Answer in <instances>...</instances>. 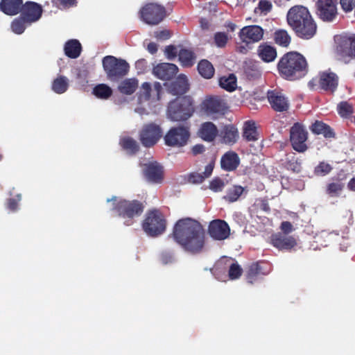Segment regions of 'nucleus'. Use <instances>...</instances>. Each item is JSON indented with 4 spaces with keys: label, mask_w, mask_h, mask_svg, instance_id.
Listing matches in <instances>:
<instances>
[{
    "label": "nucleus",
    "mask_w": 355,
    "mask_h": 355,
    "mask_svg": "<svg viewBox=\"0 0 355 355\" xmlns=\"http://www.w3.org/2000/svg\"><path fill=\"white\" fill-rule=\"evenodd\" d=\"M288 24L302 38L309 39L316 33V24L309 10L302 6H295L288 12Z\"/></svg>",
    "instance_id": "nucleus-2"
},
{
    "label": "nucleus",
    "mask_w": 355,
    "mask_h": 355,
    "mask_svg": "<svg viewBox=\"0 0 355 355\" xmlns=\"http://www.w3.org/2000/svg\"><path fill=\"white\" fill-rule=\"evenodd\" d=\"M42 14V6L35 2H26L22 7L21 17L25 20V22L29 24L38 21Z\"/></svg>",
    "instance_id": "nucleus-14"
},
{
    "label": "nucleus",
    "mask_w": 355,
    "mask_h": 355,
    "mask_svg": "<svg viewBox=\"0 0 355 355\" xmlns=\"http://www.w3.org/2000/svg\"><path fill=\"white\" fill-rule=\"evenodd\" d=\"M22 3V0H2L0 8L8 15H15L21 10L24 6Z\"/></svg>",
    "instance_id": "nucleus-23"
},
{
    "label": "nucleus",
    "mask_w": 355,
    "mask_h": 355,
    "mask_svg": "<svg viewBox=\"0 0 355 355\" xmlns=\"http://www.w3.org/2000/svg\"><path fill=\"white\" fill-rule=\"evenodd\" d=\"M116 209L119 216L130 219L140 215L143 211V206L137 201L121 200L118 202Z\"/></svg>",
    "instance_id": "nucleus-12"
},
{
    "label": "nucleus",
    "mask_w": 355,
    "mask_h": 355,
    "mask_svg": "<svg viewBox=\"0 0 355 355\" xmlns=\"http://www.w3.org/2000/svg\"><path fill=\"white\" fill-rule=\"evenodd\" d=\"M173 237L186 251L195 254L200 252L204 247L205 232L198 221L186 218L175 223Z\"/></svg>",
    "instance_id": "nucleus-1"
},
{
    "label": "nucleus",
    "mask_w": 355,
    "mask_h": 355,
    "mask_svg": "<svg viewBox=\"0 0 355 355\" xmlns=\"http://www.w3.org/2000/svg\"><path fill=\"white\" fill-rule=\"evenodd\" d=\"M135 112L138 113L140 115L148 114L147 110L144 107H138L135 108Z\"/></svg>",
    "instance_id": "nucleus-64"
},
{
    "label": "nucleus",
    "mask_w": 355,
    "mask_h": 355,
    "mask_svg": "<svg viewBox=\"0 0 355 355\" xmlns=\"http://www.w3.org/2000/svg\"><path fill=\"white\" fill-rule=\"evenodd\" d=\"M144 175L148 182L157 184L163 179L162 167L156 162H149L144 165Z\"/></svg>",
    "instance_id": "nucleus-18"
},
{
    "label": "nucleus",
    "mask_w": 355,
    "mask_h": 355,
    "mask_svg": "<svg viewBox=\"0 0 355 355\" xmlns=\"http://www.w3.org/2000/svg\"><path fill=\"white\" fill-rule=\"evenodd\" d=\"M259 57L266 62L273 61L277 57L276 49L267 44H261L257 49Z\"/></svg>",
    "instance_id": "nucleus-27"
},
{
    "label": "nucleus",
    "mask_w": 355,
    "mask_h": 355,
    "mask_svg": "<svg viewBox=\"0 0 355 355\" xmlns=\"http://www.w3.org/2000/svg\"><path fill=\"white\" fill-rule=\"evenodd\" d=\"M151 86L148 83H144L141 85V90L139 96V101H148L150 97Z\"/></svg>",
    "instance_id": "nucleus-44"
},
{
    "label": "nucleus",
    "mask_w": 355,
    "mask_h": 355,
    "mask_svg": "<svg viewBox=\"0 0 355 355\" xmlns=\"http://www.w3.org/2000/svg\"><path fill=\"white\" fill-rule=\"evenodd\" d=\"M188 89V83L187 76L184 75H180L176 80L168 85L167 91L169 94L173 96L181 95Z\"/></svg>",
    "instance_id": "nucleus-21"
},
{
    "label": "nucleus",
    "mask_w": 355,
    "mask_h": 355,
    "mask_svg": "<svg viewBox=\"0 0 355 355\" xmlns=\"http://www.w3.org/2000/svg\"><path fill=\"white\" fill-rule=\"evenodd\" d=\"M278 69L286 78L295 79L306 73L307 62L300 53L290 52L281 58Z\"/></svg>",
    "instance_id": "nucleus-3"
},
{
    "label": "nucleus",
    "mask_w": 355,
    "mask_h": 355,
    "mask_svg": "<svg viewBox=\"0 0 355 355\" xmlns=\"http://www.w3.org/2000/svg\"><path fill=\"white\" fill-rule=\"evenodd\" d=\"M332 169V167L330 164L325 163L324 162H320L315 168V173L318 175H325L328 174Z\"/></svg>",
    "instance_id": "nucleus-45"
},
{
    "label": "nucleus",
    "mask_w": 355,
    "mask_h": 355,
    "mask_svg": "<svg viewBox=\"0 0 355 355\" xmlns=\"http://www.w3.org/2000/svg\"><path fill=\"white\" fill-rule=\"evenodd\" d=\"M200 74L205 78H211L214 74V68L211 62L207 60H201L198 65Z\"/></svg>",
    "instance_id": "nucleus-34"
},
{
    "label": "nucleus",
    "mask_w": 355,
    "mask_h": 355,
    "mask_svg": "<svg viewBox=\"0 0 355 355\" xmlns=\"http://www.w3.org/2000/svg\"><path fill=\"white\" fill-rule=\"evenodd\" d=\"M154 90L157 92V99H159V94L162 90V85L159 83H155L153 85Z\"/></svg>",
    "instance_id": "nucleus-63"
},
{
    "label": "nucleus",
    "mask_w": 355,
    "mask_h": 355,
    "mask_svg": "<svg viewBox=\"0 0 355 355\" xmlns=\"http://www.w3.org/2000/svg\"><path fill=\"white\" fill-rule=\"evenodd\" d=\"M64 50L66 55L69 58H76L81 52L80 43L76 40H69L66 42Z\"/></svg>",
    "instance_id": "nucleus-30"
},
{
    "label": "nucleus",
    "mask_w": 355,
    "mask_h": 355,
    "mask_svg": "<svg viewBox=\"0 0 355 355\" xmlns=\"http://www.w3.org/2000/svg\"><path fill=\"white\" fill-rule=\"evenodd\" d=\"M220 137L223 143L233 144L239 138L238 130L232 125H227L221 130Z\"/></svg>",
    "instance_id": "nucleus-28"
},
{
    "label": "nucleus",
    "mask_w": 355,
    "mask_h": 355,
    "mask_svg": "<svg viewBox=\"0 0 355 355\" xmlns=\"http://www.w3.org/2000/svg\"><path fill=\"white\" fill-rule=\"evenodd\" d=\"M138 87V80L136 78H126L121 81L118 86L119 91L126 95L133 94Z\"/></svg>",
    "instance_id": "nucleus-31"
},
{
    "label": "nucleus",
    "mask_w": 355,
    "mask_h": 355,
    "mask_svg": "<svg viewBox=\"0 0 355 355\" xmlns=\"http://www.w3.org/2000/svg\"><path fill=\"white\" fill-rule=\"evenodd\" d=\"M271 3L266 0H261L259 3V9L261 12H268L271 9Z\"/></svg>",
    "instance_id": "nucleus-55"
},
{
    "label": "nucleus",
    "mask_w": 355,
    "mask_h": 355,
    "mask_svg": "<svg viewBox=\"0 0 355 355\" xmlns=\"http://www.w3.org/2000/svg\"><path fill=\"white\" fill-rule=\"evenodd\" d=\"M263 28L256 25L245 26L239 33L241 40L246 44L257 42L263 38Z\"/></svg>",
    "instance_id": "nucleus-17"
},
{
    "label": "nucleus",
    "mask_w": 355,
    "mask_h": 355,
    "mask_svg": "<svg viewBox=\"0 0 355 355\" xmlns=\"http://www.w3.org/2000/svg\"><path fill=\"white\" fill-rule=\"evenodd\" d=\"M148 50L152 54L156 53L157 51V44L155 43H154V42H151V43L148 44Z\"/></svg>",
    "instance_id": "nucleus-62"
},
{
    "label": "nucleus",
    "mask_w": 355,
    "mask_h": 355,
    "mask_svg": "<svg viewBox=\"0 0 355 355\" xmlns=\"http://www.w3.org/2000/svg\"><path fill=\"white\" fill-rule=\"evenodd\" d=\"M21 194L17 195L15 198H10L7 203V207L11 211H16L18 209V202L21 200Z\"/></svg>",
    "instance_id": "nucleus-52"
},
{
    "label": "nucleus",
    "mask_w": 355,
    "mask_h": 355,
    "mask_svg": "<svg viewBox=\"0 0 355 355\" xmlns=\"http://www.w3.org/2000/svg\"><path fill=\"white\" fill-rule=\"evenodd\" d=\"M142 227L144 231L150 236H157L162 234L166 228L165 220L162 214L157 209L147 214Z\"/></svg>",
    "instance_id": "nucleus-7"
},
{
    "label": "nucleus",
    "mask_w": 355,
    "mask_h": 355,
    "mask_svg": "<svg viewBox=\"0 0 355 355\" xmlns=\"http://www.w3.org/2000/svg\"><path fill=\"white\" fill-rule=\"evenodd\" d=\"M320 85L325 90L334 89L338 84V78L335 73L331 72H323L320 74Z\"/></svg>",
    "instance_id": "nucleus-26"
},
{
    "label": "nucleus",
    "mask_w": 355,
    "mask_h": 355,
    "mask_svg": "<svg viewBox=\"0 0 355 355\" xmlns=\"http://www.w3.org/2000/svg\"><path fill=\"white\" fill-rule=\"evenodd\" d=\"M69 85V79L66 76H60L52 82L51 89L56 94H62L67 92Z\"/></svg>",
    "instance_id": "nucleus-32"
},
{
    "label": "nucleus",
    "mask_w": 355,
    "mask_h": 355,
    "mask_svg": "<svg viewBox=\"0 0 355 355\" xmlns=\"http://www.w3.org/2000/svg\"><path fill=\"white\" fill-rule=\"evenodd\" d=\"M242 268L238 263H232L229 270V277L231 279H238L242 274Z\"/></svg>",
    "instance_id": "nucleus-48"
},
{
    "label": "nucleus",
    "mask_w": 355,
    "mask_h": 355,
    "mask_svg": "<svg viewBox=\"0 0 355 355\" xmlns=\"http://www.w3.org/2000/svg\"><path fill=\"white\" fill-rule=\"evenodd\" d=\"M190 137V124L188 122L171 128L164 136L165 144L168 146H185Z\"/></svg>",
    "instance_id": "nucleus-5"
},
{
    "label": "nucleus",
    "mask_w": 355,
    "mask_h": 355,
    "mask_svg": "<svg viewBox=\"0 0 355 355\" xmlns=\"http://www.w3.org/2000/svg\"><path fill=\"white\" fill-rule=\"evenodd\" d=\"M214 168L213 164L210 163L205 166L202 173H192L189 176V181L194 184L201 183L205 179L209 178Z\"/></svg>",
    "instance_id": "nucleus-33"
},
{
    "label": "nucleus",
    "mask_w": 355,
    "mask_h": 355,
    "mask_svg": "<svg viewBox=\"0 0 355 355\" xmlns=\"http://www.w3.org/2000/svg\"><path fill=\"white\" fill-rule=\"evenodd\" d=\"M339 114L343 117H349L353 112V107L347 101H343L338 105Z\"/></svg>",
    "instance_id": "nucleus-43"
},
{
    "label": "nucleus",
    "mask_w": 355,
    "mask_h": 355,
    "mask_svg": "<svg viewBox=\"0 0 355 355\" xmlns=\"http://www.w3.org/2000/svg\"><path fill=\"white\" fill-rule=\"evenodd\" d=\"M343 185L339 182L331 183L327 186V192L331 196H336L342 191Z\"/></svg>",
    "instance_id": "nucleus-47"
},
{
    "label": "nucleus",
    "mask_w": 355,
    "mask_h": 355,
    "mask_svg": "<svg viewBox=\"0 0 355 355\" xmlns=\"http://www.w3.org/2000/svg\"><path fill=\"white\" fill-rule=\"evenodd\" d=\"M103 66L107 76L112 79L124 76L129 71V64L125 60L111 55L103 58Z\"/></svg>",
    "instance_id": "nucleus-8"
},
{
    "label": "nucleus",
    "mask_w": 355,
    "mask_h": 355,
    "mask_svg": "<svg viewBox=\"0 0 355 355\" xmlns=\"http://www.w3.org/2000/svg\"><path fill=\"white\" fill-rule=\"evenodd\" d=\"M200 27L202 30H207L210 27L209 21L204 18L200 19Z\"/></svg>",
    "instance_id": "nucleus-61"
},
{
    "label": "nucleus",
    "mask_w": 355,
    "mask_h": 355,
    "mask_svg": "<svg viewBox=\"0 0 355 355\" xmlns=\"http://www.w3.org/2000/svg\"><path fill=\"white\" fill-rule=\"evenodd\" d=\"M226 107L225 103L217 96L207 97L200 105L202 112L207 116L223 113Z\"/></svg>",
    "instance_id": "nucleus-13"
},
{
    "label": "nucleus",
    "mask_w": 355,
    "mask_h": 355,
    "mask_svg": "<svg viewBox=\"0 0 355 355\" xmlns=\"http://www.w3.org/2000/svg\"><path fill=\"white\" fill-rule=\"evenodd\" d=\"M220 86L229 92H232L236 88V78L234 74H230L227 77L223 76L219 80Z\"/></svg>",
    "instance_id": "nucleus-36"
},
{
    "label": "nucleus",
    "mask_w": 355,
    "mask_h": 355,
    "mask_svg": "<svg viewBox=\"0 0 355 355\" xmlns=\"http://www.w3.org/2000/svg\"><path fill=\"white\" fill-rule=\"evenodd\" d=\"M140 141L146 147L154 146L162 136L160 127L155 123L144 125L140 132Z\"/></svg>",
    "instance_id": "nucleus-11"
},
{
    "label": "nucleus",
    "mask_w": 355,
    "mask_h": 355,
    "mask_svg": "<svg viewBox=\"0 0 355 355\" xmlns=\"http://www.w3.org/2000/svg\"><path fill=\"white\" fill-rule=\"evenodd\" d=\"M242 136L249 142H255L259 140V133L254 122L247 121L245 123Z\"/></svg>",
    "instance_id": "nucleus-29"
},
{
    "label": "nucleus",
    "mask_w": 355,
    "mask_h": 355,
    "mask_svg": "<svg viewBox=\"0 0 355 355\" xmlns=\"http://www.w3.org/2000/svg\"><path fill=\"white\" fill-rule=\"evenodd\" d=\"M218 129L212 122H205L201 124L198 132V136L206 141H212L218 135Z\"/></svg>",
    "instance_id": "nucleus-22"
},
{
    "label": "nucleus",
    "mask_w": 355,
    "mask_h": 355,
    "mask_svg": "<svg viewBox=\"0 0 355 355\" xmlns=\"http://www.w3.org/2000/svg\"><path fill=\"white\" fill-rule=\"evenodd\" d=\"M164 53L168 60H173L178 55V48L173 45L167 46L165 48Z\"/></svg>",
    "instance_id": "nucleus-50"
},
{
    "label": "nucleus",
    "mask_w": 355,
    "mask_h": 355,
    "mask_svg": "<svg viewBox=\"0 0 355 355\" xmlns=\"http://www.w3.org/2000/svg\"><path fill=\"white\" fill-rule=\"evenodd\" d=\"M243 190L244 189L241 186H234L228 191L225 198L230 202H234L239 199Z\"/></svg>",
    "instance_id": "nucleus-42"
},
{
    "label": "nucleus",
    "mask_w": 355,
    "mask_h": 355,
    "mask_svg": "<svg viewBox=\"0 0 355 355\" xmlns=\"http://www.w3.org/2000/svg\"><path fill=\"white\" fill-rule=\"evenodd\" d=\"M179 60L184 66H191L193 64L195 56L192 51L182 49L178 53Z\"/></svg>",
    "instance_id": "nucleus-39"
},
{
    "label": "nucleus",
    "mask_w": 355,
    "mask_h": 355,
    "mask_svg": "<svg viewBox=\"0 0 355 355\" xmlns=\"http://www.w3.org/2000/svg\"><path fill=\"white\" fill-rule=\"evenodd\" d=\"M318 14L324 21H331L336 16V0H318Z\"/></svg>",
    "instance_id": "nucleus-15"
},
{
    "label": "nucleus",
    "mask_w": 355,
    "mask_h": 355,
    "mask_svg": "<svg viewBox=\"0 0 355 355\" xmlns=\"http://www.w3.org/2000/svg\"><path fill=\"white\" fill-rule=\"evenodd\" d=\"M93 94L99 98L107 99L112 95V90L105 84H99L94 88Z\"/></svg>",
    "instance_id": "nucleus-38"
},
{
    "label": "nucleus",
    "mask_w": 355,
    "mask_h": 355,
    "mask_svg": "<svg viewBox=\"0 0 355 355\" xmlns=\"http://www.w3.org/2000/svg\"><path fill=\"white\" fill-rule=\"evenodd\" d=\"M275 40L279 45L287 46L290 44L291 37L286 31L279 30L275 33Z\"/></svg>",
    "instance_id": "nucleus-40"
},
{
    "label": "nucleus",
    "mask_w": 355,
    "mask_h": 355,
    "mask_svg": "<svg viewBox=\"0 0 355 355\" xmlns=\"http://www.w3.org/2000/svg\"><path fill=\"white\" fill-rule=\"evenodd\" d=\"M335 41V52L338 59L348 62L355 58V35L336 36Z\"/></svg>",
    "instance_id": "nucleus-6"
},
{
    "label": "nucleus",
    "mask_w": 355,
    "mask_h": 355,
    "mask_svg": "<svg viewBox=\"0 0 355 355\" xmlns=\"http://www.w3.org/2000/svg\"><path fill=\"white\" fill-rule=\"evenodd\" d=\"M260 268L257 263H252L248 272L247 279L248 282L252 284L253 281L255 279V277L259 274Z\"/></svg>",
    "instance_id": "nucleus-46"
},
{
    "label": "nucleus",
    "mask_w": 355,
    "mask_h": 355,
    "mask_svg": "<svg viewBox=\"0 0 355 355\" xmlns=\"http://www.w3.org/2000/svg\"><path fill=\"white\" fill-rule=\"evenodd\" d=\"M30 24L25 22V20L20 16L13 20L11 24V29L16 34H21L27 26Z\"/></svg>",
    "instance_id": "nucleus-41"
},
{
    "label": "nucleus",
    "mask_w": 355,
    "mask_h": 355,
    "mask_svg": "<svg viewBox=\"0 0 355 355\" xmlns=\"http://www.w3.org/2000/svg\"><path fill=\"white\" fill-rule=\"evenodd\" d=\"M120 145L123 149L131 154L135 153L139 150V146L137 141L129 137L121 138L120 140Z\"/></svg>",
    "instance_id": "nucleus-37"
},
{
    "label": "nucleus",
    "mask_w": 355,
    "mask_h": 355,
    "mask_svg": "<svg viewBox=\"0 0 355 355\" xmlns=\"http://www.w3.org/2000/svg\"><path fill=\"white\" fill-rule=\"evenodd\" d=\"M141 19L147 24L154 26L160 23L165 17V8L157 3H148L140 10Z\"/></svg>",
    "instance_id": "nucleus-9"
},
{
    "label": "nucleus",
    "mask_w": 355,
    "mask_h": 355,
    "mask_svg": "<svg viewBox=\"0 0 355 355\" xmlns=\"http://www.w3.org/2000/svg\"><path fill=\"white\" fill-rule=\"evenodd\" d=\"M281 230L285 233L288 234L293 230L292 224L290 222L284 221L281 225Z\"/></svg>",
    "instance_id": "nucleus-58"
},
{
    "label": "nucleus",
    "mask_w": 355,
    "mask_h": 355,
    "mask_svg": "<svg viewBox=\"0 0 355 355\" xmlns=\"http://www.w3.org/2000/svg\"><path fill=\"white\" fill-rule=\"evenodd\" d=\"M240 162L238 155L234 152H227L221 158V167L227 171L235 170Z\"/></svg>",
    "instance_id": "nucleus-24"
},
{
    "label": "nucleus",
    "mask_w": 355,
    "mask_h": 355,
    "mask_svg": "<svg viewBox=\"0 0 355 355\" xmlns=\"http://www.w3.org/2000/svg\"><path fill=\"white\" fill-rule=\"evenodd\" d=\"M209 234L215 240H225L230 234V229L227 223L222 220H214L209 225Z\"/></svg>",
    "instance_id": "nucleus-16"
},
{
    "label": "nucleus",
    "mask_w": 355,
    "mask_h": 355,
    "mask_svg": "<svg viewBox=\"0 0 355 355\" xmlns=\"http://www.w3.org/2000/svg\"><path fill=\"white\" fill-rule=\"evenodd\" d=\"M205 151V147L203 145H196L192 148V153L194 155H198Z\"/></svg>",
    "instance_id": "nucleus-60"
},
{
    "label": "nucleus",
    "mask_w": 355,
    "mask_h": 355,
    "mask_svg": "<svg viewBox=\"0 0 355 355\" xmlns=\"http://www.w3.org/2000/svg\"><path fill=\"white\" fill-rule=\"evenodd\" d=\"M271 241L272 245L279 249H291L296 245V241L293 237L280 234L273 235Z\"/></svg>",
    "instance_id": "nucleus-25"
},
{
    "label": "nucleus",
    "mask_w": 355,
    "mask_h": 355,
    "mask_svg": "<svg viewBox=\"0 0 355 355\" xmlns=\"http://www.w3.org/2000/svg\"><path fill=\"white\" fill-rule=\"evenodd\" d=\"M193 111L189 98H180L170 103L167 116L173 121H186L192 116Z\"/></svg>",
    "instance_id": "nucleus-4"
},
{
    "label": "nucleus",
    "mask_w": 355,
    "mask_h": 355,
    "mask_svg": "<svg viewBox=\"0 0 355 355\" xmlns=\"http://www.w3.org/2000/svg\"><path fill=\"white\" fill-rule=\"evenodd\" d=\"M76 0H53V3L60 8H68L74 5Z\"/></svg>",
    "instance_id": "nucleus-54"
},
{
    "label": "nucleus",
    "mask_w": 355,
    "mask_h": 355,
    "mask_svg": "<svg viewBox=\"0 0 355 355\" xmlns=\"http://www.w3.org/2000/svg\"><path fill=\"white\" fill-rule=\"evenodd\" d=\"M228 37L224 33H216L214 35V42L218 47H223L227 42Z\"/></svg>",
    "instance_id": "nucleus-49"
},
{
    "label": "nucleus",
    "mask_w": 355,
    "mask_h": 355,
    "mask_svg": "<svg viewBox=\"0 0 355 355\" xmlns=\"http://www.w3.org/2000/svg\"><path fill=\"white\" fill-rule=\"evenodd\" d=\"M225 183L224 182L220 180V178H215L211 182L209 185L210 189L214 191H221L222 189L224 187Z\"/></svg>",
    "instance_id": "nucleus-51"
},
{
    "label": "nucleus",
    "mask_w": 355,
    "mask_h": 355,
    "mask_svg": "<svg viewBox=\"0 0 355 355\" xmlns=\"http://www.w3.org/2000/svg\"><path fill=\"white\" fill-rule=\"evenodd\" d=\"M308 132L304 128L298 123H295L290 129V141L293 148L299 152H305L308 147L306 141Z\"/></svg>",
    "instance_id": "nucleus-10"
},
{
    "label": "nucleus",
    "mask_w": 355,
    "mask_h": 355,
    "mask_svg": "<svg viewBox=\"0 0 355 355\" xmlns=\"http://www.w3.org/2000/svg\"><path fill=\"white\" fill-rule=\"evenodd\" d=\"M178 67L174 64L160 63L153 69V74L161 80H170L178 72Z\"/></svg>",
    "instance_id": "nucleus-20"
},
{
    "label": "nucleus",
    "mask_w": 355,
    "mask_h": 355,
    "mask_svg": "<svg viewBox=\"0 0 355 355\" xmlns=\"http://www.w3.org/2000/svg\"><path fill=\"white\" fill-rule=\"evenodd\" d=\"M340 3L342 8L346 12L352 10L355 6V0H340Z\"/></svg>",
    "instance_id": "nucleus-53"
},
{
    "label": "nucleus",
    "mask_w": 355,
    "mask_h": 355,
    "mask_svg": "<svg viewBox=\"0 0 355 355\" xmlns=\"http://www.w3.org/2000/svg\"><path fill=\"white\" fill-rule=\"evenodd\" d=\"M311 130L318 135L322 134L325 137H333L334 135L328 125L320 121H316L312 125Z\"/></svg>",
    "instance_id": "nucleus-35"
},
{
    "label": "nucleus",
    "mask_w": 355,
    "mask_h": 355,
    "mask_svg": "<svg viewBox=\"0 0 355 355\" xmlns=\"http://www.w3.org/2000/svg\"><path fill=\"white\" fill-rule=\"evenodd\" d=\"M268 101L272 107L277 112H284L289 107V102L287 98L277 91H268L267 93Z\"/></svg>",
    "instance_id": "nucleus-19"
},
{
    "label": "nucleus",
    "mask_w": 355,
    "mask_h": 355,
    "mask_svg": "<svg viewBox=\"0 0 355 355\" xmlns=\"http://www.w3.org/2000/svg\"><path fill=\"white\" fill-rule=\"evenodd\" d=\"M155 36L157 39L166 40L170 37V34H169V32L167 31H159V32H155Z\"/></svg>",
    "instance_id": "nucleus-59"
},
{
    "label": "nucleus",
    "mask_w": 355,
    "mask_h": 355,
    "mask_svg": "<svg viewBox=\"0 0 355 355\" xmlns=\"http://www.w3.org/2000/svg\"><path fill=\"white\" fill-rule=\"evenodd\" d=\"M162 261L164 264L171 263L173 261V257L170 252H163L162 254Z\"/></svg>",
    "instance_id": "nucleus-57"
},
{
    "label": "nucleus",
    "mask_w": 355,
    "mask_h": 355,
    "mask_svg": "<svg viewBox=\"0 0 355 355\" xmlns=\"http://www.w3.org/2000/svg\"><path fill=\"white\" fill-rule=\"evenodd\" d=\"M77 78L78 80V83L83 86H84L85 83H87V71H80L78 73Z\"/></svg>",
    "instance_id": "nucleus-56"
}]
</instances>
